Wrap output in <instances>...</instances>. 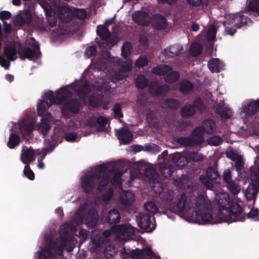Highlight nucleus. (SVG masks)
<instances>
[{
	"label": "nucleus",
	"mask_w": 259,
	"mask_h": 259,
	"mask_svg": "<svg viewBox=\"0 0 259 259\" xmlns=\"http://www.w3.org/2000/svg\"><path fill=\"white\" fill-rule=\"evenodd\" d=\"M178 211L182 213L184 210H189L193 208L195 209L196 222L199 224H213L219 223L213 218L212 214L207 208L204 196L202 195L196 197L191 195L188 199L187 194L183 192L178 202L176 204Z\"/></svg>",
	"instance_id": "1"
},
{
	"label": "nucleus",
	"mask_w": 259,
	"mask_h": 259,
	"mask_svg": "<svg viewBox=\"0 0 259 259\" xmlns=\"http://www.w3.org/2000/svg\"><path fill=\"white\" fill-rule=\"evenodd\" d=\"M219 206V213L222 221L231 223L243 221L246 216L243 208L237 202L230 201L229 196L221 194L216 198Z\"/></svg>",
	"instance_id": "2"
},
{
	"label": "nucleus",
	"mask_w": 259,
	"mask_h": 259,
	"mask_svg": "<svg viewBox=\"0 0 259 259\" xmlns=\"http://www.w3.org/2000/svg\"><path fill=\"white\" fill-rule=\"evenodd\" d=\"M47 245L41 250L37 252V258L39 259H55L57 254L62 253L67 246L68 238L62 235L59 242L53 240L51 236H45Z\"/></svg>",
	"instance_id": "3"
},
{
	"label": "nucleus",
	"mask_w": 259,
	"mask_h": 259,
	"mask_svg": "<svg viewBox=\"0 0 259 259\" xmlns=\"http://www.w3.org/2000/svg\"><path fill=\"white\" fill-rule=\"evenodd\" d=\"M75 220L77 224H85L89 228H95L98 224L99 215L95 209H90L85 212V208L81 206L75 213Z\"/></svg>",
	"instance_id": "4"
},
{
	"label": "nucleus",
	"mask_w": 259,
	"mask_h": 259,
	"mask_svg": "<svg viewBox=\"0 0 259 259\" xmlns=\"http://www.w3.org/2000/svg\"><path fill=\"white\" fill-rule=\"evenodd\" d=\"M251 183L245 192V195L248 200L255 198L259 191V166L258 164L250 168Z\"/></svg>",
	"instance_id": "5"
},
{
	"label": "nucleus",
	"mask_w": 259,
	"mask_h": 259,
	"mask_svg": "<svg viewBox=\"0 0 259 259\" xmlns=\"http://www.w3.org/2000/svg\"><path fill=\"white\" fill-rule=\"evenodd\" d=\"M33 42L30 44L33 49L29 47L23 48L21 44H19L20 47L18 50V54L22 60L25 59H28L30 60L35 59H37L39 58V55L40 54L39 46L34 38H32Z\"/></svg>",
	"instance_id": "6"
},
{
	"label": "nucleus",
	"mask_w": 259,
	"mask_h": 259,
	"mask_svg": "<svg viewBox=\"0 0 259 259\" xmlns=\"http://www.w3.org/2000/svg\"><path fill=\"white\" fill-rule=\"evenodd\" d=\"M39 4L46 13L49 25L52 27L56 26L58 19L54 8L57 6V3L55 2L49 3L46 0H40Z\"/></svg>",
	"instance_id": "7"
},
{
	"label": "nucleus",
	"mask_w": 259,
	"mask_h": 259,
	"mask_svg": "<svg viewBox=\"0 0 259 259\" xmlns=\"http://www.w3.org/2000/svg\"><path fill=\"white\" fill-rule=\"evenodd\" d=\"M221 180L219 174L217 169L212 167H208L206 170V176L201 175L200 181L207 189L212 190L213 183H219Z\"/></svg>",
	"instance_id": "8"
},
{
	"label": "nucleus",
	"mask_w": 259,
	"mask_h": 259,
	"mask_svg": "<svg viewBox=\"0 0 259 259\" xmlns=\"http://www.w3.org/2000/svg\"><path fill=\"white\" fill-rule=\"evenodd\" d=\"M137 221L140 228L153 231L156 227L154 218L151 214L146 212H140L137 216Z\"/></svg>",
	"instance_id": "9"
},
{
	"label": "nucleus",
	"mask_w": 259,
	"mask_h": 259,
	"mask_svg": "<svg viewBox=\"0 0 259 259\" xmlns=\"http://www.w3.org/2000/svg\"><path fill=\"white\" fill-rule=\"evenodd\" d=\"M97 33L100 38L102 40L105 41L104 42L100 43L99 46H102L103 45H105L107 47H111L117 44V38L111 36L110 31L105 25L98 26Z\"/></svg>",
	"instance_id": "10"
},
{
	"label": "nucleus",
	"mask_w": 259,
	"mask_h": 259,
	"mask_svg": "<svg viewBox=\"0 0 259 259\" xmlns=\"http://www.w3.org/2000/svg\"><path fill=\"white\" fill-rule=\"evenodd\" d=\"M101 176L98 175H83L81 176V187L86 194H89L95 187L97 181L100 180Z\"/></svg>",
	"instance_id": "11"
},
{
	"label": "nucleus",
	"mask_w": 259,
	"mask_h": 259,
	"mask_svg": "<svg viewBox=\"0 0 259 259\" xmlns=\"http://www.w3.org/2000/svg\"><path fill=\"white\" fill-rule=\"evenodd\" d=\"M46 154L44 153H36L31 147H23L21 151V159L22 162H32L35 160V157L37 156L38 162H42Z\"/></svg>",
	"instance_id": "12"
},
{
	"label": "nucleus",
	"mask_w": 259,
	"mask_h": 259,
	"mask_svg": "<svg viewBox=\"0 0 259 259\" xmlns=\"http://www.w3.org/2000/svg\"><path fill=\"white\" fill-rule=\"evenodd\" d=\"M81 107V104L77 99L71 98L64 102L62 107V112L67 115L69 112L78 114Z\"/></svg>",
	"instance_id": "13"
},
{
	"label": "nucleus",
	"mask_w": 259,
	"mask_h": 259,
	"mask_svg": "<svg viewBox=\"0 0 259 259\" xmlns=\"http://www.w3.org/2000/svg\"><path fill=\"white\" fill-rule=\"evenodd\" d=\"M161 200L167 205L172 211L176 210V204L177 199L175 198L174 192L168 189L164 190L159 195Z\"/></svg>",
	"instance_id": "14"
},
{
	"label": "nucleus",
	"mask_w": 259,
	"mask_h": 259,
	"mask_svg": "<svg viewBox=\"0 0 259 259\" xmlns=\"http://www.w3.org/2000/svg\"><path fill=\"white\" fill-rule=\"evenodd\" d=\"M116 136L120 144L127 145L133 139L132 133L126 127H121L116 130Z\"/></svg>",
	"instance_id": "15"
},
{
	"label": "nucleus",
	"mask_w": 259,
	"mask_h": 259,
	"mask_svg": "<svg viewBox=\"0 0 259 259\" xmlns=\"http://www.w3.org/2000/svg\"><path fill=\"white\" fill-rule=\"evenodd\" d=\"M170 88L167 84L159 85L156 83L151 84L149 87V92L153 96L159 97L165 96Z\"/></svg>",
	"instance_id": "16"
},
{
	"label": "nucleus",
	"mask_w": 259,
	"mask_h": 259,
	"mask_svg": "<svg viewBox=\"0 0 259 259\" xmlns=\"http://www.w3.org/2000/svg\"><path fill=\"white\" fill-rule=\"evenodd\" d=\"M56 104L61 105L67 101L72 96V93L66 87H62L56 92Z\"/></svg>",
	"instance_id": "17"
},
{
	"label": "nucleus",
	"mask_w": 259,
	"mask_h": 259,
	"mask_svg": "<svg viewBox=\"0 0 259 259\" xmlns=\"http://www.w3.org/2000/svg\"><path fill=\"white\" fill-rule=\"evenodd\" d=\"M17 44L15 41L6 45L4 48V55L9 61H14L17 59Z\"/></svg>",
	"instance_id": "18"
},
{
	"label": "nucleus",
	"mask_w": 259,
	"mask_h": 259,
	"mask_svg": "<svg viewBox=\"0 0 259 259\" xmlns=\"http://www.w3.org/2000/svg\"><path fill=\"white\" fill-rule=\"evenodd\" d=\"M259 109V98L256 100H251L243 107L242 111L247 116H252L256 114Z\"/></svg>",
	"instance_id": "19"
},
{
	"label": "nucleus",
	"mask_w": 259,
	"mask_h": 259,
	"mask_svg": "<svg viewBox=\"0 0 259 259\" xmlns=\"http://www.w3.org/2000/svg\"><path fill=\"white\" fill-rule=\"evenodd\" d=\"M119 201L124 206H131L135 201V195L131 191H126L120 194Z\"/></svg>",
	"instance_id": "20"
},
{
	"label": "nucleus",
	"mask_w": 259,
	"mask_h": 259,
	"mask_svg": "<svg viewBox=\"0 0 259 259\" xmlns=\"http://www.w3.org/2000/svg\"><path fill=\"white\" fill-rule=\"evenodd\" d=\"M215 112L224 119H229L233 115L232 110L226 107L224 103L222 101L216 105Z\"/></svg>",
	"instance_id": "21"
},
{
	"label": "nucleus",
	"mask_w": 259,
	"mask_h": 259,
	"mask_svg": "<svg viewBox=\"0 0 259 259\" xmlns=\"http://www.w3.org/2000/svg\"><path fill=\"white\" fill-rule=\"evenodd\" d=\"M183 50V47L178 44L170 46L164 50V54L167 58H174L182 53Z\"/></svg>",
	"instance_id": "22"
},
{
	"label": "nucleus",
	"mask_w": 259,
	"mask_h": 259,
	"mask_svg": "<svg viewBox=\"0 0 259 259\" xmlns=\"http://www.w3.org/2000/svg\"><path fill=\"white\" fill-rule=\"evenodd\" d=\"M132 69V63H127L120 66L119 71L115 73V78L117 80H121L128 75V73Z\"/></svg>",
	"instance_id": "23"
},
{
	"label": "nucleus",
	"mask_w": 259,
	"mask_h": 259,
	"mask_svg": "<svg viewBox=\"0 0 259 259\" xmlns=\"http://www.w3.org/2000/svg\"><path fill=\"white\" fill-rule=\"evenodd\" d=\"M32 22V15L29 11L24 13V16L18 15L16 17L15 24L18 26H23L25 24L29 25Z\"/></svg>",
	"instance_id": "24"
},
{
	"label": "nucleus",
	"mask_w": 259,
	"mask_h": 259,
	"mask_svg": "<svg viewBox=\"0 0 259 259\" xmlns=\"http://www.w3.org/2000/svg\"><path fill=\"white\" fill-rule=\"evenodd\" d=\"M153 25L155 29L161 30L165 29L167 27L168 23L164 16L158 14L155 16Z\"/></svg>",
	"instance_id": "25"
},
{
	"label": "nucleus",
	"mask_w": 259,
	"mask_h": 259,
	"mask_svg": "<svg viewBox=\"0 0 259 259\" xmlns=\"http://www.w3.org/2000/svg\"><path fill=\"white\" fill-rule=\"evenodd\" d=\"M148 14L144 11H138L135 12L132 16L133 20L139 25L147 26L148 21L147 20Z\"/></svg>",
	"instance_id": "26"
},
{
	"label": "nucleus",
	"mask_w": 259,
	"mask_h": 259,
	"mask_svg": "<svg viewBox=\"0 0 259 259\" xmlns=\"http://www.w3.org/2000/svg\"><path fill=\"white\" fill-rule=\"evenodd\" d=\"M160 171L166 178L170 177L175 171V167L170 163H158Z\"/></svg>",
	"instance_id": "27"
},
{
	"label": "nucleus",
	"mask_w": 259,
	"mask_h": 259,
	"mask_svg": "<svg viewBox=\"0 0 259 259\" xmlns=\"http://www.w3.org/2000/svg\"><path fill=\"white\" fill-rule=\"evenodd\" d=\"M108 222L112 224H117L120 221L121 217L119 212L116 209L110 210L107 214Z\"/></svg>",
	"instance_id": "28"
},
{
	"label": "nucleus",
	"mask_w": 259,
	"mask_h": 259,
	"mask_svg": "<svg viewBox=\"0 0 259 259\" xmlns=\"http://www.w3.org/2000/svg\"><path fill=\"white\" fill-rule=\"evenodd\" d=\"M34 122L33 121L24 120L20 124V130L24 134L29 136L32 133L34 129Z\"/></svg>",
	"instance_id": "29"
},
{
	"label": "nucleus",
	"mask_w": 259,
	"mask_h": 259,
	"mask_svg": "<svg viewBox=\"0 0 259 259\" xmlns=\"http://www.w3.org/2000/svg\"><path fill=\"white\" fill-rule=\"evenodd\" d=\"M176 142L182 146L189 147L198 145V141L192 137H179L176 140Z\"/></svg>",
	"instance_id": "30"
},
{
	"label": "nucleus",
	"mask_w": 259,
	"mask_h": 259,
	"mask_svg": "<svg viewBox=\"0 0 259 259\" xmlns=\"http://www.w3.org/2000/svg\"><path fill=\"white\" fill-rule=\"evenodd\" d=\"M90 92V86L87 82L80 84L75 91L80 99H84Z\"/></svg>",
	"instance_id": "31"
},
{
	"label": "nucleus",
	"mask_w": 259,
	"mask_h": 259,
	"mask_svg": "<svg viewBox=\"0 0 259 259\" xmlns=\"http://www.w3.org/2000/svg\"><path fill=\"white\" fill-rule=\"evenodd\" d=\"M69 10V8L67 7H63L57 5L54 8V12L57 13L59 18L63 22H68L70 19L68 18V14H67V18H66L65 14Z\"/></svg>",
	"instance_id": "32"
},
{
	"label": "nucleus",
	"mask_w": 259,
	"mask_h": 259,
	"mask_svg": "<svg viewBox=\"0 0 259 259\" xmlns=\"http://www.w3.org/2000/svg\"><path fill=\"white\" fill-rule=\"evenodd\" d=\"M194 88V84L188 80H182L179 82V91L183 94L190 93Z\"/></svg>",
	"instance_id": "33"
},
{
	"label": "nucleus",
	"mask_w": 259,
	"mask_h": 259,
	"mask_svg": "<svg viewBox=\"0 0 259 259\" xmlns=\"http://www.w3.org/2000/svg\"><path fill=\"white\" fill-rule=\"evenodd\" d=\"M172 70L169 66L164 64H161L154 67L152 69V72L158 75H166L168 72Z\"/></svg>",
	"instance_id": "34"
},
{
	"label": "nucleus",
	"mask_w": 259,
	"mask_h": 259,
	"mask_svg": "<svg viewBox=\"0 0 259 259\" xmlns=\"http://www.w3.org/2000/svg\"><path fill=\"white\" fill-rule=\"evenodd\" d=\"M202 126L205 133L208 134H212L215 130V123L214 120L210 118L204 120Z\"/></svg>",
	"instance_id": "35"
},
{
	"label": "nucleus",
	"mask_w": 259,
	"mask_h": 259,
	"mask_svg": "<svg viewBox=\"0 0 259 259\" xmlns=\"http://www.w3.org/2000/svg\"><path fill=\"white\" fill-rule=\"evenodd\" d=\"M205 131L202 126L196 127L192 132V136L198 141V145L200 144L203 140V136Z\"/></svg>",
	"instance_id": "36"
},
{
	"label": "nucleus",
	"mask_w": 259,
	"mask_h": 259,
	"mask_svg": "<svg viewBox=\"0 0 259 259\" xmlns=\"http://www.w3.org/2000/svg\"><path fill=\"white\" fill-rule=\"evenodd\" d=\"M144 175L151 181L156 180V179L158 178V174L156 169L151 166L147 167L145 168Z\"/></svg>",
	"instance_id": "37"
},
{
	"label": "nucleus",
	"mask_w": 259,
	"mask_h": 259,
	"mask_svg": "<svg viewBox=\"0 0 259 259\" xmlns=\"http://www.w3.org/2000/svg\"><path fill=\"white\" fill-rule=\"evenodd\" d=\"M220 60L218 58H212L208 62V67L211 72L220 71Z\"/></svg>",
	"instance_id": "38"
},
{
	"label": "nucleus",
	"mask_w": 259,
	"mask_h": 259,
	"mask_svg": "<svg viewBox=\"0 0 259 259\" xmlns=\"http://www.w3.org/2000/svg\"><path fill=\"white\" fill-rule=\"evenodd\" d=\"M196 113V110L192 104L184 106L181 109V115L184 117H189L193 116Z\"/></svg>",
	"instance_id": "39"
},
{
	"label": "nucleus",
	"mask_w": 259,
	"mask_h": 259,
	"mask_svg": "<svg viewBox=\"0 0 259 259\" xmlns=\"http://www.w3.org/2000/svg\"><path fill=\"white\" fill-rule=\"evenodd\" d=\"M20 140V137L18 135L12 133L10 135L7 146L9 148L13 149L19 144Z\"/></svg>",
	"instance_id": "40"
},
{
	"label": "nucleus",
	"mask_w": 259,
	"mask_h": 259,
	"mask_svg": "<svg viewBox=\"0 0 259 259\" xmlns=\"http://www.w3.org/2000/svg\"><path fill=\"white\" fill-rule=\"evenodd\" d=\"M180 77V75L178 71H172V70L168 72L164 76V80L168 83H172L178 80Z\"/></svg>",
	"instance_id": "41"
},
{
	"label": "nucleus",
	"mask_w": 259,
	"mask_h": 259,
	"mask_svg": "<svg viewBox=\"0 0 259 259\" xmlns=\"http://www.w3.org/2000/svg\"><path fill=\"white\" fill-rule=\"evenodd\" d=\"M190 6L195 7H199L203 9L206 7L209 3V0H186Z\"/></svg>",
	"instance_id": "42"
},
{
	"label": "nucleus",
	"mask_w": 259,
	"mask_h": 259,
	"mask_svg": "<svg viewBox=\"0 0 259 259\" xmlns=\"http://www.w3.org/2000/svg\"><path fill=\"white\" fill-rule=\"evenodd\" d=\"M133 50V46L131 42L126 41L123 44L121 48V55L123 58H126L128 57Z\"/></svg>",
	"instance_id": "43"
},
{
	"label": "nucleus",
	"mask_w": 259,
	"mask_h": 259,
	"mask_svg": "<svg viewBox=\"0 0 259 259\" xmlns=\"http://www.w3.org/2000/svg\"><path fill=\"white\" fill-rule=\"evenodd\" d=\"M148 82L144 75H140L136 79V86L137 88L143 89L147 86Z\"/></svg>",
	"instance_id": "44"
},
{
	"label": "nucleus",
	"mask_w": 259,
	"mask_h": 259,
	"mask_svg": "<svg viewBox=\"0 0 259 259\" xmlns=\"http://www.w3.org/2000/svg\"><path fill=\"white\" fill-rule=\"evenodd\" d=\"M202 52V47L197 42L192 43L190 47V53L193 57H197Z\"/></svg>",
	"instance_id": "45"
},
{
	"label": "nucleus",
	"mask_w": 259,
	"mask_h": 259,
	"mask_svg": "<svg viewBox=\"0 0 259 259\" xmlns=\"http://www.w3.org/2000/svg\"><path fill=\"white\" fill-rule=\"evenodd\" d=\"M227 157L233 162H243L242 156L239 155L236 151L230 150L226 152Z\"/></svg>",
	"instance_id": "46"
},
{
	"label": "nucleus",
	"mask_w": 259,
	"mask_h": 259,
	"mask_svg": "<svg viewBox=\"0 0 259 259\" xmlns=\"http://www.w3.org/2000/svg\"><path fill=\"white\" fill-rule=\"evenodd\" d=\"M226 187L234 195H237L240 191V186L234 181L226 184Z\"/></svg>",
	"instance_id": "47"
},
{
	"label": "nucleus",
	"mask_w": 259,
	"mask_h": 259,
	"mask_svg": "<svg viewBox=\"0 0 259 259\" xmlns=\"http://www.w3.org/2000/svg\"><path fill=\"white\" fill-rule=\"evenodd\" d=\"M152 189L153 191L158 194H161V193L164 191L163 187L162 186V184L159 181H158V179L156 180L152 181Z\"/></svg>",
	"instance_id": "48"
},
{
	"label": "nucleus",
	"mask_w": 259,
	"mask_h": 259,
	"mask_svg": "<svg viewBox=\"0 0 259 259\" xmlns=\"http://www.w3.org/2000/svg\"><path fill=\"white\" fill-rule=\"evenodd\" d=\"M51 106L49 104V102L46 101V100L41 101L37 106L38 115H42Z\"/></svg>",
	"instance_id": "49"
},
{
	"label": "nucleus",
	"mask_w": 259,
	"mask_h": 259,
	"mask_svg": "<svg viewBox=\"0 0 259 259\" xmlns=\"http://www.w3.org/2000/svg\"><path fill=\"white\" fill-rule=\"evenodd\" d=\"M111 230L115 233L124 235L127 232L128 228L126 225L121 224L112 226Z\"/></svg>",
	"instance_id": "50"
},
{
	"label": "nucleus",
	"mask_w": 259,
	"mask_h": 259,
	"mask_svg": "<svg viewBox=\"0 0 259 259\" xmlns=\"http://www.w3.org/2000/svg\"><path fill=\"white\" fill-rule=\"evenodd\" d=\"M217 28L214 25H211L208 28L206 37L208 41L213 40L216 37Z\"/></svg>",
	"instance_id": "51"
},
{
	"label": "nucleus",
	"mask_w": 259,
	"mask_h": 259,
	"mask_svg": "<svg viewBox=\"0 0 259 259\" xmlns=\"http://www.w3.org/2000/svg\"><path fill=\"white\" fill-rule=\"evenodd\" d=\"M164 104L168 108L177 110L180 106V103L178 100L174 99H167L165 101Z\"/></svg>",
	"instance_id": "52"
},
{
	"label": "nucleus",
	"mask_w": 259,
	"mask_h": 259,
	"mask_svg": "<svg viewBox=\"0 0 259 259\" xmlns=\"http://www.w3.org/2000/svg\"><path fill=\"white\" fill-rule=\"evenodd\" d=\"M144 208L145 210L149 212V213L151 214V215L156 213L158 209L156 204L152 201L146 203L144 205Z\"/></svg>",
	"instance_id": "53"
},
{
	"label": "nucleus",
	"mask_w": 259,
	"mask_h": 259,
	"mask_svg": "<svg viewBox=\"0 0 259 259\" xmlns=\"http://www.w3.org/2000/svg\"><path fill=\"white\" fill-rule=\"evenodd\" d=\"M46 101L49 102V104L50 105H52L54 104H56L57 99H56V95H54L53 92L52 91H50L47 93H46L45 95Z\"/></svg>",
	"instance_id": "54"
},
{
	"label": "nucleus",
	"mask_w": 259,
	"mask_h": 259,
	"mask_svg": "<svg viewBox=\"0 0 259 259\" xmlns=\"http://www.w3.org/2000/svg\"><path fill=\"white\" fill-rule=\"evenodd\" d=\"M73 15L80 20H84L87 18V13L84 9L75 8L73 12Z\"/></svg>",
	"instance_id": "55"
},
{
	"label": "nucleus",
	"mask_w": 259,
	"mask_h": 259,
	"mask_svg": "<svg viewBox=\"0 0 259 259\" xmlns=\"http://www.w3.org/2000/svg\"><path fill=\"white\" fill-rule=\"evenodd\" d=\"M149 61L146 56L141 55L136 60L135 64L138 68H142L148 65Z\"/></svg>",
	"instance_id": "56"
},
{
	"label": "nucleus",
	"mask_w": 259,
	"mask_h": 259,
	"mask_svg": "<svg viewBox=\"0 0 259 259\" xmlns=\"http://www.w3.org/2000/svg\"><path fill=\"white\" fill-rule=\"evenodd\" d=\"M96 121L97 122V124L100 127V128L98 130V131L99 132L104 131V128L105 127V126L107 123V117L100 115L97 117V120H96Z\"/></svg>",
	"instance_id": "57"
},
{
	"label": "nucleus",
	"mask_w": 259,
	"mask_h": 259,
	"mask_svg": "<svg viewBox=\"0 0 259 259\" xmlns=\"http://www.w3.org/2000/svg\"><path fill=\"white\" fill-rule=\"evenodd\" d=\"M23 170L24 175L30 180H33L35 178V175L33 171L31 169L28 164L30 163H26Z\"/></svg>",
	"instance_id": "58"
},
{
	"label": "nucleus",
	"mask_w": 259,
	"mask_h": 259,
	"mask_svg": "<svg viewBox=\"0 0 259 259\" xmlns=\"http://www.w3.org/2000/svg\"><path fill=\"white\" fill-rule=\"evenodd\" d=\"M248 9L250 11L259 12V0H250L248 4Z\"/></svg>",
	"instance_id": "59"
},
{
	"label": "nucleus",
	"mask_w": 259,
	"mask_h": 259,
	"mask_svg": "<svg viewBox=\"0 0 259 259\" xmlns=\"http://www.w3.org/2000/svg\"><path fill=\"white\" fill-rule=\"evenodd\" d=\"M92 241L96 248L100 247L104 241V238L100 235H94Z\"/></svg>",
	"instance_id": "60"
},
{
	"label": "nucleus",
	"mask_w": 259,
	"mask_h": 259,
	"mask_svg": "<svg viewBox=\"0 0 259 259\" xmlns=\"http://www.w3.org/2000/svg\"><path fill=\"white\" fill-rule=\"evenodd\" d=\"M192 105L193 106L195 110L197 109L200 112H202L204 109L203 103L200 97L195 99L194 100L193 103L192 104Z\"/></svg>",
	"instance_id": "61"
},
{
	"label": "nucleus",
	"mask_w": 259,
	"mask_h": 259,
	"mask_svg": "<svg viewBox=\"0 0 259 259\" xmlns=\"http://www.w3.org/2000/svg\"><path fill=\"white\" fill-rule=\"evenodd\" d=\"M113 111L115 117L116 118H120L123 117V115L122 112L121 106L119 103H116L113 107Z\"/></svg>",
	"instance_id": "62"
},
{
	"label": "nucleus",
	"mask_w": 259,
	"mask_h": 259,
	"mask_svg": "<svg viewBox=\"0 0 259 259\" xmlns=\"http://www.w3.org/2000/svg\"><path fill=\"white\" fill-rule=\"evenodd\" d=\"M103 253L105 257L107 258H112L116 254L115 248L114 247L111 248L110 246L106 247Z\"/></svg>",
	"instance_id": "63"
},
{
	"label": "nucleus",
	"mask_w": 259,
	"mask_h": 259,
	"mask_svg": "<svg viewBox=\"0 0 259 259\" xmlns=\"http://www.w3.org/2000/svg\"><path fill=\"white\" fill-rule=\"evenodd\" d=\"M142 250L139 248L131 251V258L133 259H143Z\"/></svg>",
	"instance_id": "64"
}]
</instances>
